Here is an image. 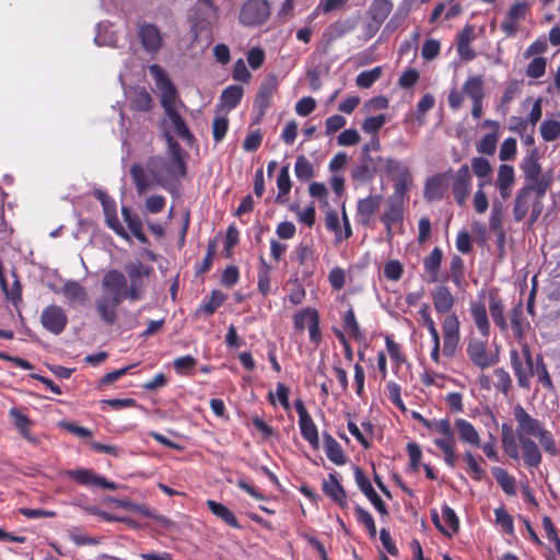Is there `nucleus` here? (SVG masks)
<instances>
[{
    "label": "nucleus",
    "instance_id": "obj_1",
    "mask_svg": "<svg viewBox=\"0 0 560 560\" xmlns=\"http://www.w3.org/2000/svg\"><path fill=\"white\" fill-rule=\"evenodd\" d=\"M513 417L516 422L515 431L508 423H503L501 427L502 447L510 458L518 460L522 457L524 465L529 469L539 467L542 454L532 438H536L548 454L552 456L558 454L552 433L545 428L542 422L530 416L522 405L514 406Z\"/></svg>",
    "mask_w": 560,
    "mask_h": 560
},
{
    "label": "nucleus",
    "instance_id": "obj_2",
    "mask_svg": "<svg viewBox=\"0 0 560 560\" xmlns=\"http://www.w3.org/2000/svg\"><path fill=\"white\" fill-rule=\"evenodd\" d=\"M167 143V158L155 155L149 158L147 170L154 182L164 189L172 191L179 179L187 174L186 151L171 135L165 133Z\"/></svg>",
    "mask_w": 560,
    "mask_h": 560
},
{
    "label": "nucleus",
    "instance_id": "obj_3",
    "mask_svg": "<svg viewBox=\"0 0 560 560\" xmlns=\"http://www.w3.org/2000/svg\"><path fill=\"white\" fill-rule=\"evenodd\" d=\"M149 70L155 80L156 88L160 90L161 105L165 115L172 122L176 136H178L186 143L191 144L195 141V137L175 107L176 101L178 98L176 86L171 81L166 71L160 65H151Z\"/></svg>",
    "mask_w": 560,
    "mask_h": 560
},
{
    "label": "nucleus",
    "instance_id": "obj_4",
    "mask_svg": "<svg viewBox=\"0 0 560 560\" xmlns=\"http://www.w3.org/2000/svg\"><path fill=\"white\" fill-rule=\"evenodd\" d=\"M548 189L549 184L547 180H540L537 185L523 186L517 191L514 200V220L521 222L530 212V223L536 222L542 212V198Z\"/></svg>",
    "mask_w": 560,
    "mask_h": 560
},
{
    "label": "nucleus",
    "instance_id": "obj_5",
    "mask_svg": "<svg viewBox=\"0 0 560 560\" xmlns=\"http://www.w3.org/2000/svg\"><path fill=\"white\" fill-rule=\"evenodd\" d=\"M411 417L427 429L440 434L439 438L433 440V443L443 453V459L446 466L454 468L458 455L456 454V439L450 419L429 420L418 411H412Z\"/></svg>",
    "mask_w": 560,
    "mask_h": 560
},
{
    "label": "nucleus",
    "instance_id": "obj_6",
    "mask_svg": "<svg viewBox=\"0 0 560 560\" xmlns=\"http://www.w3.org/2000/svg\"><path fill=\"white\" fill-rule=\"evenodd\" d=\"M510 363L513 373L517 380V385L521 388H530V378L534 376L535 359L533 357L530 347L527 342H523L521 350L515 348L510 349Z\"/></svg>",
    "mask_w": 560,
    "mask_h": 560
},
{
    "label": "nucleus",
    "instance_id": "obj_7",
    "mask_svg": "<svg viewBox=\"0 0 560 560\" xmlns=\"http://www.w3.org/2000/svg\"><path fill=\"white\" fill-rule=\"evenodd\" d=\"M125 271L129 280V287L127 285L129 301L136 302L141 300L145 293L147 282L154 272L153 267L135 261L126 264Z\"/></svg>",
    "mask_w": 560,
    "mask_h": 560
},
{
    "label": "nucleus",
    "instance_id": "obj_8",
    "mask_svg": "<svg viewBox=\"0 0 560 560\" xmlns=\"http://www.w3.org/2000/svg\"><path fill=\"white\" fill-rule=\"evenodd\" d=\"M441 346L442 354L453 359L460 348V319L457 314L441 317Z\"/></svg>",
    "mask_w": 560,
    "mask_h": 560
},
{
    "label": "nucleus",
    "instance_id": "obj_9",
    "mask_svg": "<svg viewBox=\"0 0 560 560\" xmlns=\"http://www.w3.org/2000/svg\"><path fill=\"white\" fill-rule=\"evenodd\" d=\"M279 80L275 73L267 74L259 85L253 107L255 116L253 124H260L272 103V96L277 93Z\"/></svg>",
    "mask_w": 560,
    "mask_h": 560
},
{
    "label": "nucleus",
    "instance_id": "obj_10",
    "mask_svg": "<svg viewBox=\"0 0 560 560\" xmlns=\"http://www.w3.org/2000/svg\"><path fill=\"white\" fill-rule=\"evenodd\" d=\"M270 13L271 7L268 0H247L241 8L238 21L244 26L256 27L262 25Z\"/></svg>",
    "mask_w": 560,
    "mask_h": 560
},
{
    "label": "nucleus",
    "instance_id": "obj_11",
    "mask_svg": "<svg viewBox=\"0 0 560 560\" xmlns=\"http://www.w3.org/2000/svg\"><path fill=\"white\" fill-rule=\"evenodd\" d=\"M386 171L393 174L394 178V196L389 199H397L402 202L405 198H408V192L412 186L410 171L392 158L386 160Z\"/></svg>",
    "mask_w": 560,
    "mask_h": 560
},
{
    "label": "nucleus",
    "instance_id": "obj_12",
    "mask_svg": "<svg viewBox=\"0 0 560 560\" xmlns=\"http://www.w3.org/2000/svg\"><path fill=\"white\" fill-rule=\"evenodd\" d=\"M102 288V295H108L110 299L117 300L120 303L126 299L129 300L127 278L117 269H112L104 275Z\"/></svg>",
    "mask_w": 560,
    "mask_h": 560
},
{
    "label": "nucleus",
    "instance_id": "obj_13",
    "mask_svg": "<svg viewBox=\"0 0 560 560\" xmlns=\"http://www.w3.org/2000/svg\"><path fill=\"white\" fill-rule=\"evenodd\" d=\"M466 353L474 365L486 370L497 363V359L488 351V339L470 338L467 342Z\"/></svg>",
    "mask_w": 560,
    "mask_h": 560
},
{
    "label": "nucleus",
    "instance_id": "obj_14",
    "mask_svg": "<svg viewBox=\"0 0 560 560\" xmlns=\"http://www.w3.org/2000/svg\"><path fill=\"white\" fill-rule=\"evenodd\" d=\"M294 409L299 415V427L301 431L302 438L308 442V444L314 448H319V436L318 430L313 421L311 415L308 413L305 405L301 398L294 401Z\"/></svg>",
    "mask_w": 560,
    "mask_h": 560
},
{
    "label": "nucleus",
    "instance_id": "obj_15",
    "mask_svg": "<svg viewBox=\"0 0 560 560\" xmlns=\"http://www.w3.org/2000/svg\"><path fill=\"white\" fill-rule=\"evenodd\" d=\"M40 324L52 335H60L68 325V316L59 305H48L40 314Z\"/></svg>",
    "mask_w": 560,
    "mask_h": 560
},
{
    "label": "nucleus",
    "instance_id": "obj_16",
    "mask_svg": "<svg viewBox=\"0 0 560 560\" xmlns=\"http://www.w3.org/2000/svg\"><path fill=\"white\" fill-rule=\"evenodd\" d=\"M137 38L142 48L150 54L158 52L163 46L161 30L152 23L142 22L138 24Z\"/></svg>",
    "mask_w": 560,
    "mask_h": 560
},
{
    "label": "nucleus",
    "instance_id": "obj_17",
    "mask_svg": "<svg viewBox=\"0 0 560 560\" xmlns=\"http://www.w3.org/2000/svg\"><path fill=\"white\" fill-rule=\"evenodd\" d=\"M65 475L81 486H95L112 491L117 489L115 482L108 481L105 477L96 475L93 470L88 468L68 469L65 471Z\"/></svg>",
    "mask_w": 560,
    "mask_h": 560
},
{
    "label": "nucleus",
    "instance_id": "obj_18",
    "mask_svg": "<svg viewBox=\"0 0 560 560\" xmlns=\"http://www.w3.org/2000/svg\"><path fill=\"white\" fill-rule=\"evenodd\" d=\"M382 201L383 197L381 195H369L365 198L359 199L355 211L357 223L364 228L371 226Z\"/></svg>",
    "mask_w": 560,
    "mask_h": 560
},
{
    "label": "nucleus",
    "instance_id": "obj_19",
    "mask_svg": "<svg viewBox=\"0 0 560 560\" xmlns=\"http://www.w3.org/2000/svg\"><path fill=\"white\" fill-rule=\"evenodd\" d=\"M453 176V170L435 174L427 178L424 184L423 197L428 202L441 200L447 190V180Z\"/></svg>",
    "mask_w": 560,
    "mask_h": 560
},
{
    "label": "nucleus",
    "instance_id": "obj_20",
    "mask_svg": "<svg viewBox=\"0 0 560 560\" xmlns=\"http://www.w3.org/2000/svg\"><path fill=\"white\" fill-rule=\"evenodd\" d=\"M471 190V175L468 164H463L454 175L452 192L458 206H464Z\"/></svg>",
    "mask_w": 560,
    "mask_h": 560
},
{
    "label": "nucleus",
    "instance_id": "obj_21",
    "mask_svg": "<svg viewBox=\"0 0 560 560\" xmlns=\"http://www.w3.org/2000/svg\"><path fill=\"white\" fill-rule=\"evenodd\" d=\"M489 314L493 324L502 334L509 331V323L505 317V304L499 294L498 289H492L488 293Z\"/></svg>",
    "mask_w": 560,
    "mask_h": 560
},
{
    "label": "nucleus",
    "instance_id": "obj_22",
    "mask_svg": "<svg viewBox=\"0 0 560 560\" xmlns=\"http://www.w3.org/2000/svg\"><path fill=\"white\" fill-rule=\"evenodd\" d=\"M433 307L436 314L447 316L448 314H456L453 307L456 304V298L451 292V289L444 284L438 285L431 292Z\"/></svg>",
    "mask_w": 560,
    "mask_h": 560
},
{
    "label": "nucleus",
    "instance_id": "obj_23",
    "mask_svg": "<svg viewBox=\"0 0 560 560\" xmlns=\"http://www.w3.org/2000/svg\"><path fill=\"white\" fill-rule=\"evenodd\" d=\"M527 12L528 5L525 2H516L509 9L500 26L506 37L515 36L518 32V21L524 20Z\"/></svg>",
    "mask_w": 560,
    "mask_h": 560
},
{
    "label": "nucleus",
    "instance_id": "obj_24",
    "mask_svg": "<svg viewBox=\"0 0 560 560\" xmlns=\"http://www.w3.org/2000/svg\"><path fill=\"white\" fill-rule=\"evenodd\" d=\"M377 172V162L371 155L361 153L358 163L351 170V178L360 184L371 182Z\"/></svg>",
    "mask_w": 560,
    "mask_h": 560
},
{
    "label": "nucleus",
    "instance_id": "obj_25",
    "mask_svg": "<svg viewBox=\"0 0 560 560\" xmlns=\"http://www.w3.org/2000/svg\"><path fill=\"white\" fill-rule=\"evenodd\" d=\"M521 170L523 171L526 180H528L526 185H537L538 183H540V180H547L549 187L551 186V175L540 176L541 167L540 164L538 163L536 152L530 153L523 160L521 164Z\"/></svg>",
    "mask_w": 560,
    "mask_h": 560
},
{
    "label": "nucleus",
    "instance_id": "obj_26",
    "mask_svg": "<svg viewBox=\"0 0 560 560\" xmlns=\"http://www.w3.org/2000/svg\"><path fill=\"white\" fill-rule=\"evenodd\" d=\"M509 318V327L511 326L513 337L520 342L523 341L530 325L524 316V304L522 301L513 305Z\"/></svg>",
    "mask_w": 560,
    "mask_h": 560
},
{
    "label": "nucleus",
    "instance_id": "obj_27",
    "mask_svg": "<svg viewBox=\"0 0 560 560\" xmlns=\"http://www.w3.org/2000/svg\"><path fill=\"white\" fill-rule=\"evenodd\" d=\"M469 311L472 322L480 336L485 339H489L491 334V325L486 305L482 302H471Z\"/></svg>",
    "mask_w": 560,
    "mask_h": 560
},
{
    "label": "nucleus",
    "instance_id": "obj_28",
    "mask_svg": "<svg viewBox=\"0 0 560 560\" xmlns=\"http://www.w3.org/2000/svg\"><path fill=\"white\" fill-rule=\"evenodd\" d=\"M323 492L337 503L341 509L348 508V497L345 488L339 482L336 472L329 474L328 480L323 482Z\"/></svg>",
    "mask_w": 560,
    "mask_h": 560
},
{
    "label": "nucleus",
    "instance_id": "obj_29",
    "mask_svg": "<svg viewBox=\"0 0 560 560\" xmlns=\"http://www.w3.org/2000/svg\"><path fill=\"white\" fill-rule=\"evenodd\" d=\"M462 443L470 446H481V439L476 428L466 419L458 418L452 425Z\"/></svg>",
    "mask_w": 560,
    "mask_h": 560
},
{
    "label": "nucleus",
    "instance_id": "obj_30",
    "mask_svg": "<svg viewBox=\"0 0 560 560\" xmlns=\"http://www.w3.org/2000/svg\"><path fill=\"white\" fill-rule=\"evenodd\" d=\"M443 260V250L440 247H434L431 253L423 258V269L429 276V281L432 283L442 281L445 282L447 277L440 279L439 272Z\"/></svg>",
    "mask_w": 560,
    "mask_h": 560
},
{
    "label": "nucleus",
    "instance_id": "obj_31",
    "mask_svg": "<svg viewBox=\"0 0 560 560\" xmlns=\"http://www.w3.org/2000/svg\"><path fill=\"white\" fill-rule=\"evenodd\" d=\"M120 304L108 295H101L95 302V308L101 319L108 326L117 322V307Z\"/></svg>",
    "mask_w": 560,
    "mask_h": 560
},
{
    "label": "nucleus",
    "instance_id": "obj_32",
    "mask_svg": "<svg viewBox=\"0 0 560 560\" xmlns=\"http://www.w3.org/2000/svg\"><path fill=\"white\" fill-rule=\"evenodd\" d=\"M325 453L328 459L336 465H345L347 456L341 445L327 431L323 432Z\"/></svg>",
    "mask_w": 560,
    "mask_h": 560
},
{
    "label": "nucleus",
    "instance_id": "obj_33",
    "mask_svg": "<svg viewBox=\"0 0 560 560\" xmlns=\"http://www.w3.org/2000/svg\"><path fill=\"white\" fill-rule=\"evenodd\" d=\"M207 506L214 516L220 518L222 522L228 524L230 527L235 528V529L242 528V525L237 521L235 514L224 504L219 503L214 500H208Z\"/></svg>",
    "mask_w": 560,
    "mask_h": 560
},
{
    "label": "nucleus",
    "instance_id": "obj_34",
    "mask_svg": "<svg viewBox=\"0 0 560 560\" xmlns=\"http://www.w3.org/2000/svg\"><path fill=\"white\" fill-rule=\"evenodd\" d=\"M342 327L345 331H347L351 338H353L357 342L361 343L365 341V334L361 329L355 313L352 306H350L343 314H342Z\"/></svg>",
    "mask_w": 560,
    "mask_h": 560
},
{
    "label": "nucleus",
    "instance_id": "obj_35",
    "mask_svg": "<svg viewBox=\"0 0 560 560\" xmlns=\"http://www.w3.org/2000/svg\"><path fill=\"white\" fill-rule=\"evenodd\" d=\"M62 294L69 304H84L88 300V292L78 281L69 280L61 289Z\"/></svg>",
    "mask_w": 560,
    "mask_h": 560
},
{
    "label": "nucleus",
    "instance_id": "obj_36",
    "mask_svg": "<svg viewBox=\"0 0 560 560\" xmlns=\"http://www.w3.org/2000/svg\"><path fill=\"white\" fill-rule=\"evenodd\" d=\"M121 212H122L124 220L127 223V226L131 231L132 235L140 243L147 244L148 237L143 233L142 221H141L139 214L126 207H122Z\"/></svg>",
    "mask_w": 560,
    "mask_h": 560
},
{
    "label": "nucleus",
    "instance_id": "obj_37",
    "mask_svg": "<svg viewBox=\"0 0 560 560\" xmlns=\"http://www.w3.org/2000/svg\"><path fill=\"white\" fill-rule=\"evenodd\" d=\"M259 268L257 272V289L266 298L271 292V270L272 267L262 256L259 257Z\"/></svg>",
    "mask_w": 560,
    "mask_h": 560
},
{
    "label": "nucleus",
    "instance_id": "obj_38",
    "mask_svg": "<svg viewBox=\"0 0 560 560\" xmlns=\"http://www.w3.org/2000/svg\"><path fill=\"white\" fill-rule=\"evenodd\" d=\"M244 95V89L241 85H229L225 88L220 96L221 106L228 110L236 108Z\"/></svg>",
    "mask_w": 560,
    "mask_h": 560
},
{
    "label": "nucleus",
    "instance_id": "obj_39",
    "mask_svg": "<svg viewBox=\"0 0 560 560\" xmlns=\"http://www.w3.org/2000/svg\"><path fill=\"white\" fill-rule=\"evenodd\" d=\"M404 220V208L402 202L397 199H388V205L384 210L381 221L384 225L399 224Z\"/></svg>",
    "mask_w": 560,
    "mask_h": 560
},
{
    "label": "nucleus",
    "instance_id": "obj_40",
    "mask_svg": "<svg viewBox=\"0 0 560 560\" xmlns=\"http://www.w3.org/2000/svg\"><path fill=\"white\" fill-rule=\"evenodd\" d=\"M226 300V294L221 290H212L209 300L202 301L196 311L197 315L211 316Z\"/></svg>",
    "mask_w": 560,
    "mask_h": 560
},
{
    "label": "nucleus",
    "instance_id": "obj_41",
    "mask_svg": "<svg viewBox=\"0 0 560 560\" xmlns=\"http://www.w3.org/2000/svg\"><path fill=\"white\" fill-rule=\"evenodd\" d=\"M491 474L505 494H516L515 479L504 468L494 466L491 468Z\"/></svg>",
    "mask_w": 560,
    "mask_h": 560
},
{
    "label": "nucleus",
    "instance_id": "obj_42",
    "mask_svg": "<svg viewBox=\"0 0 560 560\" xmlns=\"http://www.w3.org/2000/svg\"><path fill=\"white\" fill-rule=\"evenodd\" d=\"M464 94L471 101H480L485 98L483 80L481 75H471L466 79L463 84Z\"/></svg>",
    "mask_w": 560,
    "mask_h": 560
},
{
    "label": "nucleus",
    "instance_id": "obj_43",
    "mask_svg": "<svg viewBox=\"0 0 560 560\" xmlns=\"http://www.w3.org/2000/svg\"><path fill=\"white\" fill-rule=\"evenodd\" d=\"M464 462L467 464L468 475L476 481H481L486 477V470L481 467L480 463L483 462L482 457H476L471 451H466L463 455Z\"/></svg>",
    "mask_w": 560,
    "mask_h": 560
},
{
    "label": "nucleus",
    "instance_id": "obj_44",
    "mask_svg": "<svg viewBox=\"0 0 560 560\" xmlns=\"http://www.w3.org/2000/svg\"><path fill=\"white\" fill-rule=\"evenodd\" d=\"M454 285L462 289L465 283V265L459 255H453L450 260V276Z\"/></svg>",
    "mask_w": 560,
    "mask_h": 560
},
{
    "label": "nucleus",
    "instance_id": "obj_45",
    "mask_svg": "<svg viewBox=\"0 0 560 560\" xmlns=\"http://www.w3.org/2000/svg\"><path fill=\"white\" fill-rule=\"evenodd\" d=\"M278 195L276 201L279 203L287 202V195L290 192L292 183L290 179L289 165L281 167L277 177Z\"/></svg>",
    "mask_w": 560,
    "mask_h": 560
},
{
    "label": "nucleus",
    "instance_id": "obj_46",
    "mask_svg": "<svg viewBox=\"0 0 560 560\" xmlns=\"http://www.w3.org/2000/svg\"><path fill=\"white\" fill-rule=\"evenodd\" d=\"M534 375L537 376V381L541 386L547 390H555V386L550 374L548 372L547 365L544 362V358L541 353H538L535 358V370Z\"/></svg>",
    "mask_w": 560,
    "mask_h": 560
},
{
    "label": "nucleus",
    "instance_id": "obj_47",
    "mask_svg": "<svg viewBox=\"0 0 560 560\" xmlns=\"http://www.w3.org/2000/svg\"><path fill=\"white\" fill-rule=\"evenodd\" d=\"M392 10L393 3L390 0H374L370 9L371 18L374 22L382 24Z\"/></svg>",
    "mask_w": 560,
    "mask_h": 560
},
{
    "label": "nucleus",
    "instance_id": "obj_48",
    "mask_svg": "<svg viewBox=\"0 0 560 560\" xmlns=\"http://www.w3.org/2000/svg\"><path fill=\"white\" fill-rule=\"evenodd\" d=\"M130 175H131L132 182L136 186L138 194H143L144 191H147L150 188L149 177H148L145 170L142 165L133 164L130 167Z\"/></svg>",
    "mask_w": 560,
    "mask_h": 560
},
{
    "label": "nucleus",
    "instance_id": "obj_49",
    "mask_svg": "<svg viewBox=\"0 0 560 560\" xmlns=\"http://www.w3.org/2000/svg\"><path fill=\"white\" fill-rule=\"evenodd\" d=\"M318 315V311L313 307H305L296 312L293 316V327L296 332H303L311 323V318Z\"/></svg>",
    "mask_w": 560,
    "mask_h": 560
},
{
    "label": "nucleus",
    "instance_id": "obj_50",
    "mask_svg": "<svg viewBox=\"0 0 560 560\" xmlns=\"http://www.w3.org/2000/svg\"><path fill=\"white\" fill-rule=\"evenodd\" d=\"M294 173L299 180L307 182L314 176V166L305 155H299L295 161Z\"/></svg>",
    "mask_w": 560,
    "mask_h": 560
},
{
    "label": "nucleus",
    "instance_id": "obj_51",
    "mask_svg": "<svg viewBox=\"0 0 560 560\" xmlns=\"http://www.w3.org/2000/svg\"><path fill=\"white\" fill-rule=\"evenodd\" d=\"M495 524L508 535L514 534V521L508 513L504 505H500L494 510Z\"/></svg>",
    "mask_w": 560,
    "mask_h": 560
},
{
    "label": "nucleus",
    "instance_id": "obj_52",
    "mask_svg": "<svg viewBox=\"0 0 560 560\" xmlns=\"http://www.w3.org/2000/svg\"><path fill=\"white\" fill-rule=\"evenodd\" d=\"M382 75V68L375 67L371 70L362 71L357 75L355 84L362 89L371 88Z\"/></svg>",
    "mask_w": 560,
    "mask_h": 560
},
{
    "label": "nucleus",
    "instance_id": "obj_53",
    "mask_svg": "<svg viewBox=\"0 0 560 560\" xmlns=\"http://www.w3.org/2000/svg\"><path fill=\"white\" fill-rule=\"evenodd\" d=\"M541 138L551 142L560 137V121L555 119H546L540 125Z\"/></svg>",
    "mask_w": 560,
    "mask_h": 560
},
{
    "label": "nucleus",
    "instance_id": "obj_54",
    "mask_svg": "<svg viewBox=\"0 0 560 560\" xmlns=\"http://www.w3.org/2000/svg\"><path fill=\"white\" fill-rule=\"evenodd\" d=\"M153 100L144 89L135 92L131 98V106L139 112H149L152 108Z\"/></svg>",
    "mask_w": 560,
    "mask_h": 560
},
{
    "label": "nucleus",
    "instance_id": "obj_55",
    "mask_svg": "<svg viewBox=\"0 0 560 560\" xmlns=\"http://www.w3.org/2000/svg\"><path fill=\"white\" fill-rule=\"evenodd\" d=\"M13 277H14V281L11 284V287L8 288V284H7L5 280H4V278L2 277V275H0V284H1V288H2L7 299L10 300L13 303H16L18 301H21V298H22V287H21V283H20L19 279H18V275L13 273Z\"/></svg>",
    "mask_w": 560,
    "mask_h": 560
},
{
    "label": "nucleus",
    "instance_id": "obj_56",
    "mask_svg": "<svg viewBox=\"0 0 560 560\" xmlns=\"http://www.w3.org/2000/svg\"><path fill=\"white\" fill-rule=\"evenodd\" d=\"M196 365L197 360L190 354L178 357L173 362V368L179 375H191Z\"/></svg>",
    "mask_w": 560,
    "mask_h": 560
},
{
    "label": "nucleus",
    "instance_id": "obj_57",
    "mask_svg": "<svg viewBox=\"0 0 560 560\" xmlns=\"http://www.w3.org/2000/svg\"><path fill=\"white\" fill-rule=\"evenodd\" d=\"M294 260L300 266H305L314 259V248L312 244L300 243L293 252Z\"/></svg>",
    "mask_w": 560,
    "mask_h": 560
},
{
    "label": "nucleus",
    "instance_id": "obj_58",
    "mask_svg": "<svg viewBox=\"0 0 560 560\" xmlns=\"http://www.w3.org/2000/svg\"><path fill=\"white\" fill-rule=\"evenodd\" d=\"M494 377L495 389L504 395H508L512 388V378L510 374L503 368H498L494 370Z\"/></svg>",
    "mask_w": 560,
    "mask_h": 560
},
{
    "label": "nucleus",
    "instance_id": "obj_59",
    "mask_svg": "<svg viewBox=\"0 0 560 560\" xmlns=\"http://www.w3.org/2000/svg\"><path fill=\"white\" fill-rule=\"evenodd\" d=\"M386 120L387 117L384 114L368 117L362 122V130L366 133L377 136L380 129L385 125Z\"/></svg>",
    "mask_w": 560,
    "mask_h": 560
},
{
    "label": "nucleus",
    "instance_id": "obj_60",
    "mask_svg": "<svg viewBox=\"0 0 560 560\" xmlns=\"http://www.w3.org/2000/svg\"><path fill=\"white\" fill-rule=\"evenodd\" d=\"M325 226L328 231L334 232L335 242L340 243L342 241V231L338 213L335 210H330L325 215Z\"/></svg>",
    "mask_w": 560,
    "mask_h": 560
},
{
    "label": "nucleus",
    "instance_id": "obj_61",
    "mask_svg": "<svg viewBox=\"0 0 560 560\" xmlns=\"http://www.w3.org/2000/svg\"><path fill=\"white\" fill-rule=\"evenodd\" d=\"M229 129V118L226 116H218L212 121V136L215 143L221 142Z\"/></svg>",
    "mask_w": 560,
    "mask_h": 560
},
{
    "label": "nucleus",
    "instance_id": "obj_62",
    "mask_svg": "<svg viewBox=\"0 0 560 560\" xmlns=\"http://www.w3.org/2000/svg\"><path fill=\"white\" fill-rule=\"evenodd\" d=\"M384 277L390 281H398L404 275V267L399 260H388L383 268Z\"/></svg>",
    "mask_w": 560,
    "mask_h": 560
},
{
    "label": "nucleus",
    "instance_id": "obj_63",
    "mask_svg": "<svg viewBox=\"0 0 560 560\" xmlns=\"http://www.w3.org/2000/svg\"><path fill=\"white\" fill-rule=\"evenodd\" d=\"M515 183V175L513 166L509 164H501L499 166L497 184L502 185L504 188L513 187Z\"/></svg>",
    "mask_w": 560,
    "mask_h": 560
},
{
    "label": "nucleus",
    "instance_id": "obj_64",
    "mask_svg": "<svg viewBox=\"0 0 560 560\" xmlns=\"http://www.w3.org/2000/svg\"><path fill=\"white\" fill-rule=\"evenodd\" d=\"M498 143V136L495 133H487L477 144V151L487 155H492L495 152Z\"/></svg>",
    "mask_w": 560,
    "mask_h": 560
}]
</instances>
